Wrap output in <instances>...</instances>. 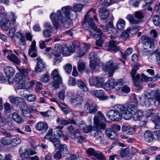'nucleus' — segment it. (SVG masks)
<instances>
[{
	"label": "nucleus",
	"mask_w": 160,
	"mask_h": 160,
	"mask_svg": "<svg viewBox=\"0 0 160 160\" xmlns=\"http://www.w3.org/2000/svg\"><path fill=\"white\" fill-rule=\"evenodd\" d=\"M83 7L82 4H76L73 7L74 10L73 11L71 7L65 6L58 10L57 14L55 13H52L50 17L55 28L57 29L60 26L58 21L62 24L65 28H69L71 21L76 18V12L80 11Z\"/></svg>",
	"instance_id": "f257e3e1"
},
{
	"label": "nucleus",
	"mask_w": 160,
	"mask_h": 160,
	"mask_svg": "<svg viewBox=\"0 0 160 160\" xmlns=\"http://www.w3.org/2000/svg\"><path fill=\"white\" fill-rule=\"evenodd\" d=\"M155 97V103L158 105L160 104V88H158L155 91L152 90H147L144 94V103L146 105L148 106L150 104V101L146 100L153 99Z\"/></svg>",
	"instance_id": "f03ea898"
},
{
	"label": "nucleus",
	"mask_w": 160,
	"mask_h": 160,
	"mask_svg": "<svg viewBox=\"0 0 160 160\" xmlns=\"http://www.w3.org/2000/svg\"><path fill=\"white\" fill-rule=\"evenodd\" d=\"M92 12L94 15H93V17L94 19L96 21H98V18L97 17L96 10L94 8L91 9L88 12L84 18V22L82 23L83 27L86 29L88 30L90 27L92 28L94 30L96 28V24L93 21L92 18H89V13L90 12Z\"/></svg>",
	"instance_id": "7ed1b4c3"
},
{
	"label": "nucleus",
	"mask_w": 160,
	"mask_h": 160,
	"mask_svg": "<svg viewBox=\"0 0 160 160\" xmlns=\"http://www.w3.org/2000/svg\"><path fill=\"white\" fill-rule=\"evenodd\" d=\"M113 20V17L112 15H110L107 20L108 21V24H106V26L101 25L100 26V28L103 31L107 32L108 33L116 34V30L113 27L112 21Z\"/></svg>",
	"instance_id": "20e7f679"
},
{
	"label": "nucleus",
	"mask_w": 160,
	"mask_h": 160,
	"mask_svg": "<svg viewBox=\"0 0 160 160\" xmlns=\"http://www.w3.org/2000/svg\"><path fill=\"white\" fill-rule=\"evenodd\" d=\"M123 84V80L119 79L117 82H115L113 79L108 80L106 83L103 85V88L107 91L109 90L111 88L119 90Z\"/></svg>",
	"instance_id": "39448f33"
},
{
	"label": "nucleus",
	"mask_w": 160,
	"mask_h": 160,
	"mask_svg": "<svg viewBox=\"0 0 160 160\" xmlns=\"http://www.w3.org/2000/svg\"><path fill=\"white\" fill-rule=\"evenodd\" d=\"M139 65H134L133 68L131 72L134 85L138 89H142L143 88L142 85L139 82L140 76L139 74L136 73V71L139 69Z\"/></svg>",
	"instance_id": "423d86ee"
},
{
	"label": "nucleus",
	"mask_w": 160,
	"mask_h": 160,
	"mask_svg": "<svg viewBox=\"0 0 160 160\" xmlns=\"http://www.w3.org/2000/svg\"><path fill=\"white\" fill-rule=\"evenodd\" d=\"M17 69L19 71V72L16 74V78H17V81L18 82H21L26 80V78L28 76V73L30 72V70L28 68H19L17 67Z\"/></svg>",
	"instance_id": "0eeeda50"
},
{
	"label": "nucleus",
	"mask_w": 160,
	"mask_h": 160,
	"mask_svg": "<svg viewBox=\"0 0 160 160\" xmlns=\"http://www.w3.org/2000/svg\"><path fill=\"white\" fill-rule=\"evenodd\" d=\"M106 116L109 118L112 121L116 122L120 121L123 116L121 114H120L115 109H111L108 111L107 113Z\"/></svg>",
	"instance_id": "6e6552de"
},
{
	"label": "nucleus",
	"mask_w": 160,
	"mask_h": 160,
	"mask_svg": "<svg viewBox=\"0 0 160 160\" xmlns=\"http://www.w3.org/2000/svg\"><path fill=\"white\" fill-rule=\"evenodd\" d=\"M118 65L114 63L112 61H110L107 62L106 64L103 67V69L106 71L109 72V77H112L114 71L118 68Z\"/></svg>",
	"instance_id": "1a4fd4ad"
},
{
	"label": "nucleus",
	"mask_w": 160,
	"mask_h": 160,
	"mask_svg": "<svg viewBox=\"0 0 160 160\" xmlns=\"http://www.w3.org/2000/svg\"><path fill=\"white\" fill-rule=\"evenodd\" d=\"M137 104H130L128 106H127V113L125 116V118L126 120H129L131 119L132 115L133 112H135L137 111L138 107Z\"/></svg>",
	"instance_id": "9d476101"
},
{
	"label": "nucleus",
	"mask_w": 160,
	"mask_h": 160,
	"mask_svg": "<svg viewBox=\"0 0 160 160\" xmlns=\"http://www.w3.org/2000/svg\"><path fill=\"white\" fill-rule=\"evenodd\" d=\"M3 52L4 55L8 54L7 58L11 62L17 64H19L20 63V61L18 58L15 54L11 53L10 51L4 49L3 50Z\"/></svg>",
	"instance_id": "9b49d317"
},
{
	"label": "nucleus",
	"mask_w": 160,
	"mask_h": 160,
	"mask_svg": "<svg viewBox=\"0 0 160 160\" xmlns=\"http://www.w3.org/2000/svg\"><path fill=\"white\" fill-rule=\"evenodd\" d=\"M57 122L58 124V126L56 128L62 129L64 126L69 123H71L74 125L76 124L75 121L73 119L69 120L63 119L60 118H58L57 120Z\"/></svg>",
	"instance_id": "f8f14e48"
},
{
	"label": "nucleus",
	"mask_w": 160,
	"mask_h": 160,
	"mask_svg": "<svg viewBox=\"0 0 160 160\" xmlns=\"http://www.w3.org/2000/svg\"><path fill=\"white\" fill-rule=\"evenodd\" d=\"M89 83L91 86H94L96 88L102 87L103 81L101 78L96 77L91 78L89 79Z\"/></svg>",
	"instance_id": "ddd939ff"
},
{
	"label": "nucleus",
	"mask_w": 160,
	"mask_h": 160,
	"mask_svg": "<svg viewBox=\"0 0 160 160\" xmlns=\"http://www.w3.org/2000/svg\"><path fill=\"white\" fill-rule=\"evenodd\" d=\"M113 108L121 114L123 118L126 120L125 117L127 113V106L123 104H117L114 105Z\"/></svg>",
	"instance_id": "4468645a"
},
{
	"label": "nucleus",
	"mask_w": 160,
	"mask_h": 160,
	"mask_svg": "<svg viewBox=\"0 0 160 160\" xmlns=\"http://www.w3.org/2000/svg\"><path fill=\"white\" fill-rule=\"evenodd\" d=\"M48 125L43 122H40L37 123L36 125L37 130L41 131L43 133H45L48 129Z\"/></svg>",
	"instance_id": "2eb2a0df"
},
{
	"label": "nucleus",
	"mask_w": 160,
	"mask_h": 160,
	"mask_svg": "<svg viewBox=\"0 0 160 160\" xmlns=\"http://www.w3.org/2000/svg\"><path fill=\"white\" fill-rule=\"evenodd\" d=\"M20 109L22 111L23 116L28 118H31L32 117L31 114V111L29 108L23 104L21 105Z\"/></svg>",
	"instance_id": "dca6fc26"
},
{
	"label": "nucleus",
	"mask_w": 160,
	"mask_h": 160,
	"mask_svg": "<svg viewBox=\"0 0 160 160\" xmlns=\"http://www.w3.org/2000/svg\"><path fill=\"white\" fill-rule=\"evenodd\" d=\"M98 107L93 104H85L84 110L91 114H95L98 111Z\"/></svg>",
	"instance_id": "f3484780"
},
{
	"label": "nucleus",
	"mask_w": 160,
	"mask_h": 160,
	"mask_svg": "<svg viewBox=\"0 0 160 160\" xmlns=\"http://www.w3.org/2000/svg\"><path fill=\"white\" fill-rule=\"evenodd\" d=\"M90 45L84 44L82 48L79 49L76 54V57L81 58L88 52Z\"/></svg>",
	"instance_id": "a211bd4d"
},
{
	"label": "nucleus",
	"mask_w": 160,
	"mask_h": 160,
	"mask_svg": "<svg viewBox=\"0 0 160 160\" xmlns=\"http://www.w3.org/2000/svg\"><path fill=\"white\" fill-rule=\"evenodd\" d=\"M93 121L94 124H96L97 127H98V123L101 122H106V119L102 113L101 112L99 111L94 117Z\"/></svg>",
	"instance_id": "6ab92c4d"
},
{
	"label": "nucleus",
	"mask_w": 160,
	"mask_h": 160,
	"mask_svg": "<svg viewBox=\"0 0 160 160\" xmlns=\"http://www.w3.org/2000/svg\"><path fill=\"white\" fill-rule=\"evenodd\" d=\"M37 51L36 48V42L33 40L30 46L28 51V55L32 58L36 57L37 56Z\"/></svg>",
	"instance_id": "aec40b11"
},
{
	"label": "nucleus",
	"mask_w": 160,
	"mask_h": 160,
	"mask_svg": "<svg viewBox=\"0 0 160 160\" xmlns=\"http://www.w3.org/2000/svg\"><path fill=\"white\" fill-rule=\"evenodd\" d=\"M75 51V49L72 48V46L68 47L64 45L62 48V53L65 56H68L70 55V53H73Z\"/></svg>",
	"instance_id": "412c9836"
},
{
	"label": "nucleus",
	"mask_w": 160,
	"mask_h": 160,
	"mask_svg": "<svg viewBox=\"0 0 160 160\" xmlns=\"http://www.w3.org/2000/svg\"><path fill=\"white\" fill-rule=\"evenodd\" d=\"M10 26L11 24L9 20L6 18H3L1 20L0 27L4 31H8Z\"/></svg>",
	"instance_id": "4be33fe9"
},
{
	"label": "nucleus",
	"mask_w": 160,
	"mask_h": 160,
	"mask_svg": "<svg viewBox=\"0 0 160 160\" xmlns=\"http://www.w3.org/2000/svg\"><path fill=\"white\" fill-rule=\"evenodd\" d=\"M84 97V94L81 91L78 92L76 97L75 98H72L71 101L72 102L76 104H78L80 102Z\"/></svg>",
	"instance_id": "5701e85b"
},
{
	"label": "nucleus",
	"mask_w": 160,
	"mask_h": 160,
	"mask_svg": "<svg viewBox=\"0 0 160 160\" xmlns=\"http://www.w3.org/2000/svg\"><path fill=\"white\" fill-rule=\"evenodd\" d=\"M37 60H38L37 65L35 69L36 72H41L44 69L45 67V63L43 60L39 57H37Z\"/></svg>",
	"instance_id": "b1692460"
},
{
	"label": "nucleus",
	"mask_w": 160,
	"mask_h": 160,
	"mask_svg": "<svg viewBox=\"0 0 160 160\" xmlns=\"http://www.w3.org/2000/svg\"><path fill=\"white\" fill-rule=\"evenodd\" d=\"M119 42L116 41L111 40L110 41L108 45L109 49H112L114 51H119L120 48L117 46Z\"/></svg>",
	"instance_id": "393cba45"
},
{
	"label": "nucleus",
	"mask_w": 160,
	"mask_h": 160,
	"mask_svg": "<svg viewBox=\"0 0 160 160\" xmlns=\"http://www.w3.org/2000/svg\"><path fill=\"white\" fill-rule=\"evenodd\" d=\"M105 134L108 138L112 140L115 139L117 137V135L115 131L112 130L110 128L106 129Z\"/></svg>",
	"instance_id": "a878e982"
},
{
	"label": "nucleus",
	"mask_w": 160,
	"mask_h": 160,
	"mask_svg": "<svg viewBox=\"0 0 160 160\" xmlns=\"http://www.w3.org/2000/svg\"><path fill=\"white\" fill-rule=\"evenodd\" d=\"M94 95L101 100H104L108 99V97L105 95L104 92L102 90H96L94 92Z\"/></svg>",
	"instance_id": "bb28decb"
},
{
	"label": "nucleus",
	"mask_w": 160,
	"mask_h": 160,
	"mask_svg": "<svg viewBox=\"0 0 160 160\" xmlns=\"http://www.w3.org/2000/svg\"><path fill=\"white\" fill-rule=\"evenodd\" d=\"M99 12L100 13V18L102 20H105L109 15V11L104 8H102L99 10Z\"/></svg>",
	"instance_id": "cd10ccee"
},
{
	"label": "nucleus",
	"mask_w": 160,
	"mask_h": 160,
	"mask_svg": "<svg viewBox=\"0 0 160 160\" xmlns=\"http://www.w3.org/2000/svg\"><path fill=\"white\" fill-rule=\"evenodd\" d=\"M144 138L146 142H151L153 141L154 138L153 134L150 131H147L144 133Z\"/></svg>",
	"instance_id": "c85d7f7f"
},
{
	"label": "nucleus",
	"mask_w": 160,
	"mask_h": 160,
	"mask_svg": "<svg viewBox=\"0 0 160 160\" xmlns=\"http://www.w3.org/2000/svg\"><path fill=\"white\" fill-rule=\"evenodd\" d=\"M51 77L52 78L53 80L59 82H62V79L60 76L58 70L56 69L54 70L51 75Z\"/></svg>",
	"instance_id": "c756f323"
},
{
	"label": "nucleus",
	"mask_w": 160,
	"mask_h": 160,
	"mask_svg": "<svg viewBox=\"0 0 160 160\" xmlns=\"http://www.w3.org/2000/svg\"><path fill=\"white\" fill-rule=\"evenodd\" d=\"M87 83L85 81H83L81 79H78L77 81V85L83 91L87 92L88 91V88L87 86Z\"/></svg>",
	"instance_id": "7c9ffc66"
},
{
	"label": "nucleus",
	"mask_w": 160,
	"mask_h": 160,
	"mask_svg": "<svg viewBox=\"0 0 160 160\" xmlns=\"http://www.w3.org/2000/svg\"><path fill=\"white\" fill-rule=\"evenodd\" d=\"M89 28H91L92 29L94 30V31L95 32H93L90 31V32L91 36H92L94 38H97L99 37L100 38L103 35V32H102L99 29H97L96 26V29L94 30L92 29V28L90 27V26L89 27V28Z\"/></svg>",
	"instance_id": "2f4dec72"
},
{
	"label": "nucleus",
	"mask_w": 160,
	"mask_h": 160,
	"mask_svg": "<svg viewBox=\"0 0 160 160\" xmlns=\"http://www.w3.org/2000/svg\"><path fill=\"white\" fill-rule=\"evenodd\" d=\"M16 82L19 84L18 88L19 89H28L31 87L30 85H28V83L26 82V80L20 82H18L17 81V78H16Z\"/></svg>",
	"instance_id": "473e14b6"
},
{
	"label": "nucleus",
	"mask_w": 160,
	"mask_h": 160,
	"mask_svg": "<svg viewBox=\"0 0 160 160\" xmlns=\"http://www.w3.org/2000/svg\"><path fill=\"white\" fill-rule=\"evenodd\" d=\"M103 133L101 131L100 129H95L94 130L93 132V136L94 138L97 140L100 139L101 140V139L103 137Z\"/></svg>",
	"instance_id": "72a5a7b5"
},
{
	"label": "nucleus",
	"mask_w": 160,
	"mask_h": 160,
	"mask_svg": "<svg viewBox=\"0 0 160 160\" xmlns=\"http://www.w3.org/2000/svg\"><path fill=\"white\" fill-rule=\"evenodd\" d=\"M61 48L58 44H55L52 52V54L55 57H59L61 55Z\"/></svg>",
	"instance_id": "f704fd0d"
},
{
	"label": "nucleus",
	"mask_w": 160,
	"mask_h": 160,
	"mask_svg": "<svg viewBox=\"0 0 160 160\" xmlns=\"http://www.w3.org/2000/svg\"><path fill=\"white\" fill-rule=\"evenodd\" d=\"M4 72L6 75L10 76L15 74V71L12 67L7 66L4 68Z\"/></svg>",
	"instance_id": "c9c22d12"
},
{
	"label": "nucleus",
	"mask_w": 160,
	"mask_h": 160,
	"mask_svg": "<svg viewBox=\"0 0 160 160\" xmlns=\"http://www.w3.org/2000/svg\"><path fill=\"white\" fill-rule=\"evenodd\" d=\"M143 113L142 111L139 110L133 114L132 117L133 120L135 121H138L140 120L142 118V117L143 116Z\"/></svg>",
	"instance_id": "e433bc0d"
},
{
	"label": "nucleus",
	"mask_w": 160,
	"mask_h": 160,
	"mask_svg": "<svg viewBox=\"0 0 160 160\" xmlns=\"http://www.w3.org/2000/svg\"><path fill=\"white\" fill-rule=\"evenodd\" d=\"M12 118L18 123H21L23 122L22 118L17 113H12Z\"/></svg>",
	"instance_id": "4c0bfd02"
},
{
	"label": "nucleus",
	"mask_w": 160,
	"mask_h": 160,
	"mask_svg": "<svg viewBox=\"0 0 160 160\" xmlns=\"http://www.w3.org/2000/svg\"><path fill=\"white\" fill-rule=\"evenodd\" d=\"M125 25V21L122 19H120L117 22L116 28L119 30H122L124 29Z\"/></svg>",
	"instance_id": "58836bf2"
},
{
	"label": "nucleus",
	"mask_w": 160,
	"mask_h": 160,
	"mask_svg": "<svg viewBox=\"0 0 160 160\" xmlns=\"http://www.w3.org/2000/svg\"><path fill=\"white\" fill-rule=\"evenodd\" d=\"M58 148H59V150L62 154H68L69 153V151L66 145L62 144Z\"/></svg>",
	"instance_id": "ea45409f"
},
{
	"label": "nucleus",
	"mask_w": 160,
	"mask_h": 160,
	"mask_svg": "<svg viewBox=\"0 0 160 160\" xmlns=\"http://www.w3.org/2000/svg\"><path fill=\"white\" fill-rule=\"evenodd\" d=\"M148 45L144 46V45H143V48L145 50H147L148 51H150V50H152L154 48V40H151L150 42H148L147 43Z\"/></svg>",
	"instance_id": "a19ab883"
},
{
	"label": "nucleus",
	"mask_w": 160,
	"mask_h": 160,
	"mask_svg": "<svg viewBox=\"0 0 160 160\" xmlns=\"http://www.w3.org/2000/svg\"><path fill=\"white\" fill-rule=\"evenodd\" d=\"M19 152L20 156L22 158H30V157H29V154L28 149L27 148L24 150V152L23 151L22 149H21L19 150Z\"/></svg>",
	"instance_id": "79ce46f5"
},
{
	"label": "nucleus",
	"mask_w": 160,
	"mask_h": 160,
	"mask_svg": "<svg viewBox=\"0 0 160 160\" xmlns=\"http://www.w3.org/2000/svg\"><path fill=\"white\" fill-rule=\"evenodd\" d=\"M141 39L142 42L143 44V45H144V46L147 45V43L148 42H150L151 40H153V39L150 38L149 37L145 36L142 35L141 38Z\"/></svg>",
	"instance_id": "37998d69"
},
{
	"label": "nucleus",
	"mask_w": 160,
	"mask_h": 160,
	"mask_svg": "<svg viewBox=\"0 0 160 160\" xmlns=\"http://www.w3.org/2000/svg\"><path fill=\"white\" fill-rule=\"evenodd\" d=\"M78 68L79 72H82L85 68V65L84 62L80 60L78 62Z\"/></svg>",
	"instance_id": "c03bdc74"
},
{
	"label": "nucleus",
	"mask_w": 160,
	"mask_h": 160,
	"mask_svg": "<svg viewBox=\"0 0 160 160\" xmlns=\"http://www.w3.org/2000/svg\"><path fill=\"white\" fill-rule=\"evenodd\" d=\"M26 42L25 38L20 39L18 43V47L21 50H24L26 48Z\"/></svg>",
	"instance_id": "a18cd8bd"
},
{
	"label": "nucleus",
	"mask_w": 160,
	"mask_h": 160,
	"mask_svg": "<svg viewBox=\"0 0 160 160\" xmlns=\"http://www.w3.org/2000/svg\"><path fill=\"white\" fill-rule=\"evenodd\" d=\"M152 121L155 124V128H158L160 127V117L158 116H155L152 119Z\"/></svg>",
	"instance_id": "49530a36"
},
{
	"label": "nucleus",
	"mask_w": 160,
	"mask_h": 160,
	"mask_svg": "<svg viewBox=\"0 0 160 160\" xmlns=\"http://www.w3.org/2000/svg\"><path fill=\"white\" fill-rule=\"evenodd\" d=\"M98 160H105L103 154L99 151H96L94 156Z\"/></svg>",
	"instance_id": "de8ad7c7"
},
{
	"label": "nucleus",
	"mask_w": 160,
	"mask_h": 160,
	"mask_svg": "<svg viewBox=\"0 0 160 160\" xmlns=\"http://www.w3.org/2000/svg\"><path fill=\"white\" fill-rule=\"evenodd\" d=\"M52 32V30L51 29L44 30L42 31L43 36L45 38H48L51 36Z\"/></svg>",
	"instance_id": "09e8293b"
},
{
	"label": "nucleus",
	"mask_w": 160,
	"mask_h": 160,
	"mask_svg": "<svg viewBox=\"0 0 160 160\" xmlns=\"http://www.w3.org/2000/svg\"><path fill=\"white\" fill-rule=\"evenodd\" d=\"M129 150L128 148H126L122 149L120 152V156L122 158L127 156L129 153Z\"/></svg>",
	"instance_id": "8fccbe9b"
},
{
	"label": "nucleus",
	"mask_w": 160,
	"mask_h": 160,
	"mask_svg": "<svg viewBox=\"0 0 160 160\" xmlns=\"http://www.w3.org/2000/svg\"><path fill=\"white\" fill-rule=\"evenodd\" d=\"M127 19L129 22L133 24H138L139 21L134 19L132 16L131 15H128L127 17Z\"/></svg>",
	"instance_id": "3c124183"
},
{
	"label": "nucleus",
	"mask_w": 160,
	"mask_h": 160,
	"mask_svg": "<svg viewBox=\"0 0 160 160\" xmlns=\"http://www.w3.org/2000/svg\"><path fill=\"white\" fill-rule=\"evenodd\" d=\"M50 141L53 144L54 147L56 148V149H57V148H58L61 144L60 143L59 140L56 138H53L52 139H51Z\"/></svg>",
	"instance_id": "603ef678"
},
{
	"label": "nucleus",
	"mask_w": 160,
	"mask_h": 160,
	"mask_svg": "<svg viewBox=\"0 0 160 160\" xmlns=\"http://www.w3.org/2000/svg\"><path fill=\"white\" fill-rule=\"evenodd\" d=\"M53 132V129L52 128H50L48 131V133H47L45 136L44 137V138L47 139H49V140L50 141L51 139H52L53 138H51Z\"/></svg>",
	"instance_id": "864d4df0"
},
{
	"label": "nucleus",
	"mask_w": 160,
	"mask_h": 160,
	"mask_svg": "<svg viewBox=\"0 0 160 160\" xmlns=\"http://www.w3.org/2000/svg\"><path fill=\"white\" fill-rule=\"evenodd\" d=\"M26 98L27 101L30 102H34L36 99V96L31 94L26 95Z\"/></svg>",
	"instance_id": "5fc2aeb1"
},
{
	"label": "nucleus",
	"mask_w": 160,
	"mask_h": 160,
	"mask_svg": "<svg viewBox=\"0 0 160 160\" xmlns=\"http://www.w3.org/2000/svg\"><path fill=\"white\" fill-rule=\"evenodd\" d=\"M159 19L160 18L158 15H156L153 16L152 18V22L156 26H158Z\"/></svg>",
	"instance_id": "6e6d98bb"
},
{
	"label": "nucleus",
	"mask_w": 160,
	"mask_h": 160,
	"mask_svg": "<svg viewBox=\"0 0 160 160\" xmlns=\"http://www.w3.org/2000/svg\"><path fill=\"white\" fill-rule=\"evenodd\" d=\"M66 72L68 74L70 73L72 70V66L71 64H67L64 67Z\"/></svg>",
	"instance_id": "4d7b16f0"
},
{
	"label": "nucleus",
	"mask_w": 160,
	"mask_h": 160,
	"mask_svg": "<svg viewBox=\"0 0 160 160\" xmlns=\"http://www.w3.org/2000/svg\"><path fill=\"white\" fill-rule=\"evenodd\" d=\"M98 127H97L96 124H95L94 128L96 129H104L106 128V124L104 122H101L98 123Z\"/></svg>",
	"instance_id": "13d9d810"
},
{
	"label": "nucleus",
	"mask_w": 160,
	"mask_h": 160,
	"mask_svg": "<svg viewBox=\"0 0 160 160\" xmlns=\"http://www.w3.org/2000/svg\"><path fill=\"white\" fill-rule=\"evenodd\" d=\"M89 58L90 59V61H97V56L96 53L94 52L91 53L89 56Z\"/></svg>",
	"instance_id": "bf43d9fd"
},
{
	"label": "nucleus",
	"mask_w": 160,
	"mask_h": 160,
	"mask_svg": "<svg viewBox=\"0 0 160 160\" xmlns=\"http://www.w3.org/2000/svg\"><path fill=\"white\" fill-rule=\"evenodd\" d=\"M50 79L49 75L47 74L43 75V76L41 78V81L44 83L48 82Z\"/></svg>",
	"instance_id": "052dcab7"
},
{
	"label": "nucleus",
	"mask_w": 160,
	"mask_h": 160,
	"mask_svg": "<svg viewBox=\"0 0 160 160\" xmlns=\"http://www.w3.org/2000/svg\"><path fill=\"white\" fill-rule=\"evenodd\" d=\"M92 126L91 125H86L82 128L83 131L86 133L89 132L92 130Z\"/></svg>",
	"instance_id": "680f3d73"
},
{
	"label": "nucleus",
	"mask_w": 160,
	"mask_h": 160,
	"mask_svg": "<svg viewBox=\"0 0 160 160\" xmlns=\"http://www.w3.org/2000/svg\"><path fill=\"white\" fill-rule=\"evenodd\" d=\"M21 140L19 138H16L12 139L11 142L12 143H13L15 145H14V146H16L18 145L21 142Z\"/></svg>",
	"instance_id": "e2e57ef3"
},
{
	"label": "nucleus",
	"mask_w": 160,
	"mask_h": 160,
	"mask_svg": "<svg viewBox=\"0 0 160 160\" xmlns=\"http://www.w3.org/2000/svg\"><path fill=\"white\" fill-rule=\"evenodd\" d=\"M135 17L138 19H141L144 17V15L142 12L140 11H137L135 13Z\"/></svg>",
	"instance_id": "0e129e2a"
},
{
	"label": "nucleus",
	"mask_w": 160,
	"mask_h": 160,
	"mask_svg": "<svg viewBox=\"0 0 160 160\" xmlns=\"http://www.w3.org/2000/svg\"><path fill=\"white\" fill-rule=\"evenodd\" d=\"M11 107L9 104L6 103L4 104V109L6 113H9L11 112Z\"/></svg>",
	"instance_id": "69168bd1"
},
{
	"label": "nucleus",
	"mask_w": 160,
	"mask_h": 160,
	"mask_svg": "<svg viewBox=\"0 0 160 160\" xmlns=\"http://www.w3.org/2000/svg\"><path fill=\"white\" fill-rule=\"evenodd\" d=\"M130 99L131 102L135 104H138V101L134 93H132L130 95Z\"/></svg>",
	"instance_id": "338daca9"
},
{
	"label": "nucleus",
	"mask_w": 160,
	"mask_h": 160,
	"mask_svg": "<svg viewBox=\"0 0 160 160\" xmlns=\"http://www.w3.org/2000/svg\"><path fill=\"white\" fill-rule=\"evenodd\" d=\"M1 142L3 145H8L10 143L9 139H7L5 137H3L1 140Z\"/></svg>",
	"instance_id": "774afa93"
}]
</instances>
